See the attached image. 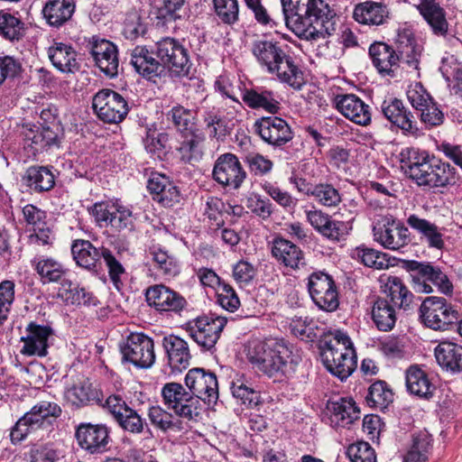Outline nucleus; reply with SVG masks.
<instances>
[{
  "label": "nucleus",
  "instance_id": "obj_34",
  "mask_svg": "<svg viewBox=\"0 0 462 462\" xmlns=\"http://www.w3.org/2000/svg\"><path fill=\"white\" fill-rule=\"evenodd\" d=\"M407 223L420 235V239L427 243L429 247L436 249H442L444 247L445 243L441 229L434 223L420 218L414 214L407 218Z\"/></svg>",
  "mask_w": 462,
  "mask_h": 462
},
{
  "label": "nucleus",
  "instance_id": "obj_29",
  "mask_svg": "<svg viewBox=\"0 0 462 462\" xmlns=\"http://www.w3.org/2000/svg\"><path fill=\"white\" fill-rule=\"evenodd\" d=\"M162 346L172 370L181 371L189 366L191 356L185 340L180 337L169 335L163 337Z\"/></svg>",
  "mask_w": 462,
  "mask_h": 462
},
{
  "label": "nucleus",
  "instance_id": "obj_31",
  "mask_svg": "<svg viewBox=\"0 0 462 462\" xmlns=\"http://www.w3.org/2000/svg\"><path fill=\"white\" fill-rule=\"evenodd\" d=\"M48 56L52 65L63 73H73L79 69L77 52L69 44L53 42L48 49Z\"/></svg>",
  "mask_w": 462,
  "mask_h": 462
},
{
  "label": "nucleus",
  "instance_id": "obj_44",
  "mask_svg": "<svg viewBox=\"0 0 462 462\" xmlns=\"http://www.w3.org/2000/svg\"><path fill=\"white\" fill-rule=\"evenodd\" d=\"M23 180L26 185L36 192L48 191L55 184L54 175L43 166H32L27 169Z\"/></svg>",
  "mask_w": 462,
  "mask_h": 462
},
{
  "label": "nucleus",
  "instance_id": "obj_17",
  "mask_svg": "<svg viewBox=\"0 0 462 462\" xmlns=\"http://www.w3.org/2000/svg\"><path fill=\"white\" fill-rule=\"evenodd\" d=\"M109 433V429L105 424L80 423L76 429L75 438L84 451L101 454L107 450Z\"/></svg>",
  "mask_w": 462,
  "mask_h": 462
},
{
  "label": "nucleus",
  "instance_id": "obj_7",
  "mask_svg": "<svg viewBox=\"0 0 462 462\" xmlns=\"http://www.w3.org/2000/svg\"><path fill=\"white\" fill-rule=\"evenodd\" d=\"M164 404L175 414L189 421H199L202 418V407L198 398L178 383H168L162 389Z\"/></svg>",
  "mask_w": 462,
  "mask_h": 462
},
{
  "label": "nucleus",
  "instance_id": "obj_50",
  "mask_svg": "<svg viewBox=\"0 0 462 462\" xmlns=\"http://www.w3.org/2000/svg\"><path fill=\"white\" fill-rule=\"evenodd\" d=\"M59 295L66 301L77 305H96V298L84 288L74 286L69 280H63Z\"/></svg>",
  "mask_w": 462,
  "mask_h": 462
},
{
  "label": "nucleus",
  "instance_id": "obj_10",
  "mask_svg": "<svg viewBox=\"0 0 462 462\" xmlns=\"http://www.w3.org/2000/svg\"><path fill=\"white\" fill-rule=\"evenodd\" d=\"M154 53L163 65V70L167 68L174 76L189 74L191 65L189 51L180 41L163 38L156 42Z\"/></svg>",
  "mask_w": 462,
  "mask_h": 462
},
{
  "label": "nucleus",
  "instance_id": "obj_20",
  "mask_svg": "<svg viewBox=\"0 0 462 462\" xmlns=\"http://www.w3.org/2000/svg\"><path fill=\"white\" fill-rule=\"evenodd\" d=\"M254 127L263 142L275 147L286 144L293 137L290 125L281 117H262L255 122Z\"/></svg>",
  "mask_w": 462,
  "mask_h": 462
},
{
  "label": "nucleus",
  "instance_id": "obj_21",
  "mask_svg": "<svg viewBox=\"0 0 462 462\" xmlns=\"http://www.w3.org/2000/svg\"><path fill=\"white\" fill-rule=\"evenodd\" d=\"M145 297L148 304L160 312L178 313L187 304L186 300L180 293L162 284L148 288Z\"/></svg>",
  "mask_w": 462,
  "mask_h": 462
},
{
  "label": "nucleus",
  "instance_id": "obj_33",
  "mask_svg": "<svg viewBox=\"0 0 462 462\" xmlns=\"http://www.w3.org/2000/svg\"><path fill=\"white\" fill-rule=\"evenodd\" d=\"M353 16L359 23L381 25L388 19L389 12L382 3L365 1L356 5Z\"/></svg>",
  "mask_w": 462,
  "mask_h": 462
},
{
  "label": "nucleus",
  "instance_id": "obj_59",
  "mask_svg": "<svg viewBox=\"0 0 462 462\" xmlns=\"http://www.w3.org/2000/svg\"><path fill=\"white\" fill-rule=\"evenodd\" d=\"M23 23L14 15L0 14V34L5 39L14 41L22 37Z\"/></svg>",
  "mask_w": 462,
  "mask_h": 462
},
{
  "label": "nucleus",
  "instance_id": "obj_28",
  "mask_svg": "<svg viewBox=\"0 0 462 462\" xmlns=\"http://www.w3.org/2000/svg\"><path fill=\"white\" fill-rule=\"evenodd\" d=\"M272 255L279 263L293 270L300 269L305 264L304 254L301 249L282 237L273 239Z\"/></svg>",
  "mask_w": 462,
  "mask_h": 462
},
{
  "label": "nucleus",
  "instance_id": "obj_14",
  "mask_svg": "<svg viewBox=\"0 0 462 462\" xmlns=\"http://www.w3.org/2000/svg\"><path fill=\"white\" fill-rule=\"evenodd\" d=\"M185 384L198 402L213 405L218 399V383L217 375L204 368H192L185 376Z\"/></svg>",
  "mask_w": 462,
  "mask_h": 462
},
{
  "label": "nucleus",
  "instance_id": "obj_30",
  "mask_svg": "<svg viewBox=\"0 0 462 462\" xmlns=\"http://www.w3.org/2000/svg\"><path fill=\"white\" fill-rule=\"evenodd\" d=\"M103 248L95 247L88 240H75L71 245L73 259L77 264L89 271H97L101 265Z\"/></svg>",
  "mask_w": 462,
  "mask_h": 462
},
{
  "label": "nucleus",
  "instance_id": "obj_3",
  "mask_svg": "<svg viewBox=\"0 0 462 462\" xmlns=\"http://www.w3.org/2000/svg\"><path fill=\"white\" fill-rule=\"evenodd\" d=\"M252 52L260 66L275 75L283 83L299 88L302 82V72L279 42L257 40L253 42Z\"/></svg>",
  "mask_w": 462,
  "mask_h": 462
},
{
  "label": "nucleus",
  "instance_id": "obj_45",
  "mask_svg": "<svg viewBox=\"0 0 462 462\" xmlns=\"http://www.w3.org/2000/svg\"><path fill=\"white\" fill-rule=\"evenodd\" d=\"M350 256L353 260L363 263L365 266L376 270H383L389 266L385 254L364 245L351 249Z\"/></svg>",
  "mask_w": 462,
  "mask_h": 462
},
{
  "label": "nucleus",
  "instance_id": "obj_48",
  "mask_svg": "<svg viewBox=\"0 0 462 462\" xmlns=\"http://www.w3.org/2000/svg\"><path fill=\"white\" fill-rule=\"evenodd\" d=\"M147 415L151 424L163 432L183 430L182 422L179 419L158 405L150 407Z\"/></svg>",
  "mask_w": 462,
  "mask_h": 462
},
{
  "label": "nucleus",
  "instance_id": "obj_60",
  "mask_svg": "<svg viewBox=\"0 0 462 462\" xmlns=\"http://www.w3.org/2000/svg\"><path fill=\"white\" fill-rule=\"evenodd\" d=\"M348 230L347 223L330 217L319 234L330 242L337 243L346 239Z\"/></svg>",
  "mask_w": 462,
  "mask_h": 462
},
{
  "label": "nucleus",
  "instance_id": "obj_24",
  "mask_svg": "<svg viewBox=\"0 0 462 462\" xmlns=\"http://www.w3.org/2000/svg\"><path fill=\"white\" fill-rule=\"evenodd\" d=\"M336 106L345 117L357 125H367L371 122L369 106L354 94L337 96Z\"/></svg>",
  "mask_w": 462,
  "mask_h": 462
},
{
  "label": "nucleus",
  "instance_id": "obj_6",
  "mask_svg": "<svg viewBox=\"0 0 462 462\" xmlns=\"http://www.w3.org/2000/svg\"><path fill=\"white\" fill-rule=\"evenodd\" d=\"M401 167L404 173L419 186L433 188L437 160L423 150L406 147L399 154Z\"/></svg>",
  "mask_w": 462,
  "mask_h": 462
},
{
  "label": "nucleus",
  "instance_id": "obj_52",
  "mask_svg": "<svg viewBox=\"0 0 462 462\" xmlns=\"http://www.w3.org/2000/svg\"><path fill=\"white\" fill-rule=\"evenodd\" d=\"M195 112L182 106H175L167 114L175 127L180 132L193 133L195 127Z\"/></svg>",
  "mask_w": 462,
  "mask_h": 462
},
{
  "label": "nucleus",
  "instance_id": "obj_16",
  "mask_svg": "<svg viewBox=\"0 0 462 462\" xmlns=\"http://www.w3.org/2000/svg\"><path fill=\"white\" fill-rule=\"evenodd\" d=\"M212 176L221 186L238 189L246 178V172L235 154L225 153L217 159Z\"/></svg>",
  "mask_w": 462,
  "mask_h": 462
},
{
  "label": "nucleus",
  "instance_id": "obj_25",
  "mask_svg": "<svg viewBox=\"0 0 462 462\" xmlns=\"http://www.w3.org/2000/svg\"><path fill=\"white\" fill-rule=\"evenodd\" d=\"M330 425L333 428H345L360 418V410L352 399L339 398L328 402Z\"/></svg>",
  "mask_w": 462,
  "mask_h": 462
},
{
  "label": "nucleus",
  "instance_id": "obj_55",
  "mask_svg": "<svg viewBox=\"0 0 462 462\" xmlns=\"http://www.w3.org/2000/svg\"><path fill=\"white\" fill-rule=\"evenodd\" d=\"M434 162H436V175L433 182V188H444L449 185H454L457 180L456 169L448 162H442L439 159L434 160Z\"/></svg>",
  "mask_w": 462,
  "mask_h": 462
},
{
  "label": "nucleus",
  "instance_id": "obj_5",
  "mask_svg": "<svg viewBox=\"0 0 462 462\" xmlns=\"http://www.w3.org/2000/svg\"><path fill=\"white\" fill-rule=\"evenodd\" d=\"M60 413L61 409L57 403L48 401L39 402L20 418L13 427L10 433L12 442H21L30 433L49 427L51 419L58 418Z\"/></svg>",
  "mask_w": 462,
  "mask_h": 462
},
{
  "label": "nucleus",
  "instance_id": "obj_2",
  "mask_svg": "<svg viewBox=\"0 0 462 462\" xmlns=\"http://www.w3.org/2000/svg\"><path fill=\"white\" fill-rule=\"evenodd\" d=\"M246 356L270 377L293 372L300 361V356L294 353L293 346L283 338L249 342Z\"/></svg>",
  "mask_w": 462,
  "mask_h": 462
},
{
  "label": "nucleus",
  "instance_id": "obj_15",
  "mask_svg": "<svg viewBox=\"0 0 462 462\" xmlns=\"http://www.w3.org/2000/svg\"><path fill=\"white\" fill-rule=\"evenodd\" d=\"M105 407L117 424L127 432L141 434L147 427L145 420L119 395H110L106 401Z\"/></svg>",
  "mask_w": 462,
  "mask_h": 462
},
{
  "label": "nucleus",
  "instance_id": "obj_9",
  "mask_svg": "<svg viewBox=\"0 0 462 462\" xmlns=\"http://www.w3.org/2000/svg\"><path fill=\"white\" fill-rule=\"evenodd\" d=\"M226 323L225 317L203 315L188 321L184 328L202 349L210 350L217 344Z\"/></svg>",
  "mask_w": 462,
  "mask_h": 462
},
{
  "label": "nucleus",
  "instance_id": "obj_41",
  "mask_svg": "<svg viewBox=\"0 0 462 462\" xmlns=\"http://www.w3.org/2000/svg\"><path fill=\"white\" fill-rule=\"evenodd\" d=\"M37 273L43 283L57 282L65 280L67 271L60 262L51 257H35L32 260Z\"/></svg>",
  "mask_w": 462,
  "mask_h": 462
},
{
  "label": "nucleus",
  "instance_id": "obj_57",
  "mask_svg": "<svg viewBox=\"0 0 462 462\" xmlns=\"http://www.w3.org/2000/svg\"><path fill=\"white\" fill-rule=\"evenodd\" d=\"M216 14L224 23L233 24L238 20L237 0H213Z\"/></svg>",
  "mask_w": 462,
  "mask_h": 462
},
{
  "label": "nucleus",
  "instance_id": "obj_42",
  "mask_svg": "<svg viewBox=\"0 0 462 462\" xmlns=\"http://www.w3.org/2000/svg\"><path fill=\"white\" fill-rule=\"evenodd\" d=\"M396 45L399 63L403 62L410 68L417 69L420 51L415 43L414 38L407 32L399 33L396 39Z\"/></svg>",
  "mask_w": 462,
  "mask_h": 462
},
{
  "label": "nucleus",
  "instance_id": "obj_19",
  "mask_svg": "<svg viewBox=\"0 0 462 462\" xmlns=\"http://www.w3.org/2000/svg\"><path fill=\"white\" fill-rule=\"evenodd\" d=\"M90 54L96 65L107 76L114 77L118 72L117 47L110 41L93 36L88 42Z\"/></svg>",
  "mask_w": 462,
  "mask_h": 462
},
{
  "label": "nucleus",
  "instance_id": "obj_47",
  "mask_svg": "<svg viewBox=\"0 0 462 462\" xmlns=\"http://www.w3.org/2000/svg\"><path fill=\"white\" fill-rule=\"evenodd\" d=\"M385 292L394 306L406 309L411 302L412 293L407 289L401 278L387 277Z\"/></svg>",
  "mask_w": 462,
  "mask_h": 462
},
{
  "label": "nucleus",
  "instance_id": "obj_13",
  "mask_svg": "<svg viewBox=\"0 0 462 462\" xmlns=\"http://www.w3.org/2000/svg\"><path fill=\"white\" fill-rule=\"evenodd\" d=\"M308 290L319 309L332 312L339 305L338 293L333 278L323 272H315L309 277Z\"/></svg>",
  "mask_w": 462,
  "mask_h": 462
},
{
  "label": "nucleus",
  "instance_id": "obj_54",
  "mask_svg": "<svg viewBox=\"0 0 462 462\" xmlns=\"http://www.w3.org/2000/svg\"><path fill=\"white\" fill-rule=\"evenodd\" d=\"M366 401L371 406L385 408L393 401V392L384 382H375L369 387Z\"/></svg>",
  "mask_w": 462,
  "mask_h": 462
},
{
  "label": "nucleus",
  "instance_id": "obj_18",
  "mask_svg": "<svg viewBox=\"0 0 462 462\" xmlns=\"http://www.w3.org/2000/svg\"><path fill=\"white\" fill-rule=\"evenodd\" d=\"M373 232L374 240L390 250H399L411 241L409 229L394 219L385 218L377 223Z\"/></svg>",
  "mask_w": 462,
  "mask_h": 462
},
{
  "label": "nucleus",
  "instance_id": "obj_53",
  "mask_svg": "<svg viewBox=\"0 0 462 462\" xmlns=\"http://www.w3.org/2000/svg\"><path fill=\"white\" fill-rule=\"evenodd\" d=\"M202 143L203 137L200 134L190 133L179 148L181 160L186 162L199 161L202 157Z\"/></svg>",
  "mask_w": 462,
  "mask_h": 462
},
{
  "label": "nucleus",
  "instance_id": "obj_40",
  "mask_svg": "<svg viewBox=\"0 0 462 462\" xmlns=\"http://www.w3.org/2000/svg\"><path fill=\"white\" fill-rule=\"evenodd\" d=\"M411 269L412 271H417L418 274L426 281L434 284L440 292L444 294H449L452 292V282L449 281L447 274H445L439 267L413 261L411 263Z\"/></svg>",
  "mask_w": 462,
  "mask_h": 462
},
{
  "label": "nucleus",
  "instance_id": "obj_4",
  "mask_svg": "<svg viewBox=\"0 0 462 462\" xmlns=\"http://www.w3.org/2000/svg\"><path fill=\"white\" fill-rule=\"evenodd\" d=\"M321 356L327 369L342 381L346 379L356 366L351 340L340 330L335 331L332 338L325 342Z\"/></svg>",
  "mask_w": 462,
  "mask_h": 462
},
{
  "label": "nucleus",
  "instance_id": "obj_46",
  "mask_svg": "<svg viewBox=\"0 0 462 462\" xmlns=\"http://www.w3.org/2000/svg\"><path fill=\"white\" fill-rule=\"evenodd\" d=\"M431 436L427 431H420L412 437V443L403 462H426L431 448Z\"/></svg>",
  "mask_w": 462,
  "mask_h": 462
},
{
  "label": "nucleus",
  "instance_id": "obj_1",
  "mask_svg": "<svg viewBox=\"0 0 462 462\" xmlns=\"http://www.w3.org/2000/svg\"><path fill=\"white\" fill-rule=\"evenodd\" d=\"M286 25L298 37L317 41L335 31V13L324 0H281Z\"/></svg>",
  "mask_w": 462,
  "mask_h": 462
},
{
  "label": "nucleus",
  "instance_id": "obj_51",
  "mask_svg": "<svg viewBox=\"0 0 462 462\" xmlns=\"http://www.w3.org/2000/svg\"><path fill=\"white\" fill-rule=\"evenodd\" d=\"M65 398L75 406L85 405L97 398V392L88 380L75 383L65 392Z\"/></svg>",
  "mask_w": 462,
  "mask_h": 462
},
{
  "label": "nucleus",
  "instance_id": "obj_58",
  "mask_svg": "<svg viewBox=\"0 0 462 462\" xmlns=\"http://www.w3.org/2000/svg\"><path fill=\"white\" fill-rule=\"evenodd\" d=\"M15 284L13 281L0 282V326L7 319L14 300Z\"/></svg>",
  "mask_w": 462,
  "mask_h": 462
},
{
  "label": "nucleus",
  "instance_id": "obj_12",
  "mask_svg": "<svg viewBox=\"0 0 462 462\" xmlns=\"http://www.w3.org/2000/svg\"><path fill=\"white\" fill-rule=\"evenodd\" d=\"M122 361L138 368H149L155 362L153 340L143 333H131L120 345Z\"/></svg>",
  "mask_w": 462,
  "mask_h": 462
},
{
  "label": "nucleus",
  "instance_id": "obj_36",
  "mask_svg": "<svg viewBox=\"0 0 462 462\" xmlns=\"http://www.w3.org/2000/svg\"><path fill=\"white\" fill-rule=\"evenodd\" d=\"M438 364L451 372L462 371V346L452 342L444 341L435 348Z\"/></svg>",
  "mask_w": 462,
  "mask_h": 462
},
{
  "label": "nucleus",
  "instance_id": "obj_35",
  "mask_svg": "<svg viewBox=\"0 0 462 462\" xmlns=\"http://www.w3.org/2000/svg\"><path fill=\"white\" fill-rule=\"evenodd\" d=\"M74 11V0H49L42 9V14L51 26L60 27L71 18Z\"/></svg>",
  "mask_w": 462,
  "mask_h": 462
},
{
  "label": "nucleus",
  "instance_id": "obj_27",
  "mask_svg": "<svg viewBox=\"0 0 462 462\" xmlns=\"http://www.w3.org/2000/svg\"><path fill=\"white\" fill-rule=\"evenodd\" d=\"M147 189L152 199L163 207H172L180 201L178 188L165 175L152 174L148 180Z\"/></svg>",
  "mask_w": 462,
  "mask_h": 462
},
{
  "label": "nucleus",
  "instance_id": "obj_8",
  "mask_svg": "<svg viewBox=\"0 0 462 462\" xmlns=\"http://www.w3.org/2000/svg\"><path fill=\"white\" fill-rule=\"evenodd\" d=\"M423 324L435 330H446L459 319L458 310L442 297H427L420 307Z\"/></svg>",
  "mask_w": 462,
  "mask_h": 462
},
{
  "label": "nucleus",
  "instance_id": "obj_38",
  "mask_svg": "<svg viewBox=\"0 0 462 462\" xmlns=\"http://www.w3.org/2000/svg\"><path fill=\"white\" fill-rule=\"evenodd\" d=\"M243 100L251 108H262L271 114H276L280 109L273 92L264 88L246 89L243 93Z\"/></svg>",
  "mask_w": 462,
  "mask_h": 462
},
{
  "label": "nucleus",
  "instance_id": "obj_49",
  "mask_svg": "<svg viewBox=\"0 0 462 462\" xmlns=\"http://www.w3.org/2000/svg\"><path fill=\"white\" fill-rule=\"evenodd\" d=\"M149 253L155 267L162 275L171 278L179 274L180 264L173 254H170L167 251L155 246L151 248Z\"/></svg>",
  "mask_w": 462,
  "mask_h": 462
},
{
  "label": "nucleus",
  "instance_id": "obj_11",
  "mask_svg": "<svg viewBox=\"0 0 462 462\" xmlns=\"http://www.w3.org/2000/svg\"><path fill=\"white\" fill-rule=\"evenodd\" d=\"M92 107L97 117L107 124L122 122L130 110L125 98L109 88H103L94 95Z\"/></svg>",
  "mask_w": 462,
  "mask_h": 462
},
{
  "label": "nucleus",
  "instance_id": "obj_61",
  "mask_svg": "<svg viewBox=\"0 0 462 462\" xmlns=\"http://www.w3.org/2000/svg\"><path fill=\"white\" fill-rule=\"evenodd\" d=\"M245 162L255 176H264L270 173L273 168V162L261 153L252 152L245 156Z\"/></svg>",
  "mask_w": 462,
  "mask_h": 462
},
{
  "label": "nucleus",
  "instance_id": "obj_39",
  "mask_svg": "<svg viewBox=\"0 0 462 462\" xmlns=\"http://www.w3.org/2000/svg\"><path fill=\"white\" fill-rule=\"evenodd\" d=\"M418 8L432 28L434 33L444 35L448 31V22L443 8L435 0H420Z\"/></svg>",
  "mask_w": 462,
  "mask_h": 462
},
{
  "label": "nucleus",
  "instance_id": "obj_43",
  "mask_svg": "<svg viewBox=\"0 0 462 462\" xmlns=\"http://www.w3.org/2000/svg\"><path fill=\"white\" fill-rule=\"evenodd\" d=\"M372 319L381 331H390L396 322L394 308L385 299L378 298L373 304Z\"/></svg>",
  "mask_w": 462,
  "mask_h": 462
},
{
  "label": "nucleus",
  "instance_id": "obj_56",
  "mask_svg": "<svg viewBox=\"0 0 462 462\" xmlns=\"http://www.w3.org/2000/svg\"><path fill=\"white\" fill-rule=\"evenodd\" d=\"M311 197L325 207H335L341 201L338 190L328 183L316 184Z\"/></svg>",
  "mask_w": 462,
  "mask_h": 462
},
{
  "label": "nucleus",
  "instance_id": "obj_62",
  "mask_svg": "<svg viewBox=\"0 0 462 462\" xmlns=\"http://www.w3.org/2000/svg\"><path fill=\"white\" fill-rule=\"evenodd\" d=\"M204 123L210 137L219 139L226 136V123L214 109L205 112Z\"/></svg>",
  "mask_w": 462,
  "mask_h": 462
},
{
  "label": "nucleus",
  "instance_id": "obj_26",
  "mask_svg": "<svg viewBox=\"0 0 462 462\" xmlns=\"http://www.w3.org/2000/svg\"><path fill=\"white\" fill-rule=\"evenodd\" d=\"M381 112L393 125L403 132H413L415 128L413 116L404 106L402 100L396 97L384 99L381 104Z\"/></svg>",
  "mask_w": 462,
  "mask_h": 462
},
{
  "label": "nucleus",
  "instance_id": "obj_37",
  "mask_svg": "<svg viewBox=\"0 0 462 462\" xmlns=\"http://www.w3.org/2000/svg\"><path fill=\"white\" fill-rule=\"evenodd\" d=\"M406 387L411 394L424 399L430 398L435 391L428 374L416 365L406 371Z\"/></svg>",
  "mask_w": 462,
  "mask_h": 462
},
{
  "label": "nucleus",
  "instance_id": "obj_23",
  "mask_svg": "<svg viewBox=\"0 0 462 462\" xmlns=\"http://www.w3.org/2000/svg\"><path fill=\"white\" fill-rule=\"evenodd\" d=\"M369 56L377 71L383 76L394 77L399 69L396 51L384 42H374L369 47Z\"/></svg>",
  "mask_w": 462,
  "mask_h": 462
},
{
  "label": "nucleus",
  "instance_id": "obj_64",
  "mask_svg": "<svg viewBox=\"0 0 462 462\" xmlns=\"http://www.w3.org/2000/svg\"><path fill=\"white\" fill-rule=\"evenodd\" d=\"M346 454L352 462H376L374 450L367 442L350 445Z\"/></svg>",
  "mask_w": 462,
  "mask_h": 462
},
{
  "label": "nucleus",
  "instance_id": "obj_22",
  "mask_svg": "<svg viewBox=\"0 0 462 462\" xmlns=\"http://www.w3.org/2000/svg\"><path fill=\"white\" fill-rule=\"evenodd\" d=\"M26 333V336L22 337L23 346L21 353L25 356H45L48 353L49 338L53 335L51 327L30 322Z\"/></svg>",
  "mask_w": 462,
  "mask_h": 462
},
{
  "label": "nucleus",
  "instance_id": "obj_32",
  "mask_svg": "<svg viewBox=\"0 0 462 462\" xmlns=\"http://www.w3.org/2000/svg\"><path fill=\"white\" fill-rule=\"evenodd\" d=\"M153 52L144 46H136L131 52V64L140 75L147 79L158 77L163 72V65L153 57Z\"/></svg>",
  "mask_w": 462,
  "mask_h": 462
},
{
  "label": "nucleus",
  "instance_id": "obj_63",
  "mask_svg": "<svg viewBox=\"0 0 462 462\" xmlns=\"http://www.w3.org/2000/svg\"><path fill=\"white\" fill-rule=\"evenodd\" d=\"M231 391L234 397L249 407H254L260 402L259 393L240 381L232 383Z\"/></svg>",
  "mask_w": 462,
  "mask_h": 462
}]
</instances>
